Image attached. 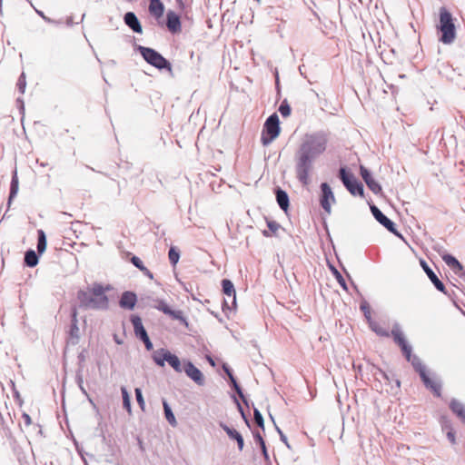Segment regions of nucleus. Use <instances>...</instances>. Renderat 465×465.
Instances as JSON below:
<instances>
[{
	"label": "nucleus",
	"mask_w": 465,
	"mask_h": 465,
	"mask_svg": "<svg viewBox=\"0 0 465 465\" xmlns=\"http://www.w3.org/2000/svg\"><path fill=\"white\" fill-rule=\"evenodd\" d=\"M114 287L107 283L94 282L87 291L79 289L76 292L78 305H73L70 311V326L67 331V343L76 345L80 340V330L78 326V312L77 309L107 311L110 307V301L107 292L112 291Z\"/></svg>",
	"instance_id": "obj_1"
},
{
	"label": "nucleus",
	"mask_w": 465,
	"mask_h": 465,
	"mask_svg": "<svg viewBox=\"0 0 465 465\" xmlns=\"http://www.w3.org/2000/svg\"><path fill=\"white\" fill-rule=\"evenodd\" d=\"M328 140L325 131L309 133L297 149L294 155L296 178L303 186L311 183L313 163L326 151Z\"/></svg>",
	"instance_id": "obj_2"
},
{
	"label": "nucleus",
	"mask_w": 465,
	"mask_h": 465,
	"mask_svg": "<svg viewBox=\"0 0 465 465\" xmlns=\"http://www.w3.org/2000/svg\"><path fill=\"white\" fill-rule=\"evenodd\" d=\"M456 21L457 19L446 6L440 7L439 20L435 26L440 43L451 45L455 41L457 37Z\"/></svg>",
	"instance_id": "obj_3"
},
{
	"label": "nucleus",
	"mask_w": 465,
	"mask_h": 465,
	"mask_svg": "<svg viewBox=\"0 0 465 465\" xmlns=\"http://www.w3.org/2000/svg\"><path fill=\"white\" fill-rule=\"evenodd\" d=\"M134 50L141 54L148 64L153 66L160 72L165 71L173 74L172 63L154 48L135 45Z\"/></svg>",
	"instance_id": "obj_4"
},
{
	"label": "nucleus",
	"mask_w": 465,
	"mask_h": 465,
	"mask_svg": "<svg viewBox=\"0 0 465 465\" xmlns=\"http://www.w3.org/2000/svg\"><path fill=\"white\" fill-rule=\"evenodd\" d=\"M346 190L354 197L365 196L363 183L355 176L347 165H341L337 173Z\"/></svg>",
	"instance_id": "obj_5"
},
{
	"label": "nucleus",
	"mask_w": 465,
	"mask_h": 465,
	"mask_svg": "<svg viewBox=\"0 0 465 465\" xmlns=\"http://www.w3.org/2000/svg\"><path fill=\"white\" fill-rule=\"evenodd\" d=\"M281 122L276 113L272 114L264 122L261 134L263 146L270 145L281 134Z\"/></svg>",
	"instance_id": "obj_6"
},
{
	"label": "nucleus",
	"mask_w": 465,
	"mask_h": 465,
	"mask_svg": "<svg viewBox=\"0 0 465 465\" xmlns=\"http://www.w3.org/2000/svg\"><path fill=\"white\" fill-rule=\"evenodd\" d=\"M391 337L393 341L401 349L402 356L406 361H410L414 354L412 353V346L407 341L399 322H394L391 328Z\"/></svg>",
	"instance_id": "obj_7"
},
{
	"label": "nucleus",
	"mask_w": 465,
	"mask_h": 465,
	"mask_svg": "<svg viewBox=\"0 0 465 465\" xmlns=\"http://www.w3.org/2000/svg\"><path fill=\"white\" fill-rule=\"evenodd\" d=\"M221 286L223 295L231 299V302H229L226 298H223L222 302L223 312L227 313L228 312L236 310V291L233 282L230 279L224 278L221 281Z\"/></svg>",
	"instance_id": "obj_8"
},
{
	"label": "nucleus",
	"mask_w": 465,
	"mask_h": 465,
	"mask_svg": "<svg viewBox=\"0 0 465 465\" xmlns=\"http://www.w3.org/2000/svg\"><path fill=\"white\" fill-rule=\"evenodd\" d=\"M370 210L375 220L386 228L391 233L400 239H403L402 233L397 229L396 223L386 216L371 201L368 202Z\"/></svg>",
	"instance_id": "obj_9"
},
{
	"label": "nucleus",
	"mask_w": 465,
	"mask_h": 465,
	"mask_svg": "<svg viewBox=\"0 0 465 465\" xmlns=\"http://www.w3.org/2000/svg\"><path fill=\"white\" fill-rule=\"evenodd\" d=\"M319 203L324 212L331 214V204L336 203V198L331 185L327 182L320 184Z\"/></svg>",
	"instance_id": "obj_10"
},
{
	"label": "nucleus",
	"mask_w": 465,
	"mask_h": 465,
	"mask_svg": "<svg viewBox=\"0 0 465 465\" xmlns=\"http://www.w3.org/2000/svg\"><path fill=\"white\" fill-rule=\"evenodd\" d=\"M420 379L424 387L431 391L436 398L441 397L442 381L436 373L430 375L429 371L420 376Z\"/></svg>",
	"instance_id": "obj_11"
},
{
	"label": "nucleus",
	"mask_w": 465,
	"mask_h": 465,
	"mask_svg": "<svg viewBox=\"0 0 465 465\" xmlns=\"http://www.w3.org/2000/svg\"><path fill=\"white\" fill-rule=\"evenodd\" d=\"M360 175L361 176L367 187L374 194L380 195L382 193V187L381 183L373 177L372 172L369 168L362 164L360 165Z\"/></svg>",
	"instance_id": "obj_12"
},
{
	"label": "nucleus",
	"mask_w": 465,
	"mask_h": 465,
	"mask_svg": "<svg viewBox=\"0 0 465 465\" xmlns=\"http://www.w3.org/2000/svg\"><path fill=\"white\" fill-rule=\"evenodd\" d=\"M439 253L442 261L452 270V272L465 282V270L461 262L447 251H443Z\"/></svg>",
	"instance_id": "obj_13"
},
{
	"label": "nucleus",
	"mask_w": 465,
	"mask_h": 465,
	"mask_svg": "<svg viewBox=\"0 0 465 465\" xmlns=\"http://www.w3.org/2000/svg\"><path fill=\"white\" fill-rule=\"evenodd\" d=\"M183 371L197 385L202 386L204 384L203 373L190 360H183Z\"/></svg>",
	"instance_id": "obj_14"
},
{
	"label": "nucleus",
	"mask_w": 465,
	"mask_h": 465,
	"mask_svg": "<svg viewBox=\"0 0 465 465\" xmlns=\"http://www.w3.org/2000/svg\"><path fill=\"white\" fill-rule=\"evenodd\" d=\"M420 263L424 272L434 285L437 291L442 292L443 294H447L448 291L444 285V283L439 279L437 274L433 272V270L430 267L427 262L423 259L420 260Z\"/></svg>",
	"instance_id": "obj_15"
},
{
	"label": "nucleus",
	"mask_w": 465,
	"mask_h": 465,
	"mask_svg": "<svg viewBox=\"0 0 465 465\" xmlns=\"http://www.w3.org/2000/svg\"><path fill=\"white\" fill-rule=\"evenodd\" d=\"M138 298L137 294L133 291H124L119 298V307L126 311H134Z\"/></svg>",
	"instance_id": "obj_16"
},
{
	"label": "nucleus",
	"mask_w": 465,
	"mask_h": 465,
	"mask_svg": "<svg viewBox=\"0 0 465 465\" xmlns=\"http://www.w3.org/2000/svg\"><path fill=\"white\" fill-rule=\"evenodd\" d=\"M165 25L168 31L173 35L179 34L182 31L181 17L173 10L167 11Z\"/></svg>",
	"instance_id": "obj_17"
},
{
	"label": "nucleus",
	"mask_w": 465,
	"mask_h": 465,
	"mask_svg": "<svg viewBox=\"0 0 465 465\" xmlns=\"http://www.w3.org/2000/svg\"><path fill=\"white\" fill-rule=\"evenodd\" d=\"M221 429L227 434L228 438L237 443V448L242 451L244 448V439L242 433L233 427L228 426L226 423L220 422Z\"/></svg>",
	"instance_id": "obj_18"
},
{
	"label": "nucleus",
	"mask_w": 465,
	"mask_h": 465,
	"mask_svg": "<svg viewBox=\"0 0 465 465\" xmlns=\"http://www.w3.org/2000/svg\"><path fill=\"white\" fill-rule=\"evenodd\" d=\"M130 322L134 327V335L139 341H142L143 339H145L149 336L146 329L143 324V321L140 315L132 314L130 316Z\"/></svg>",
	"instance_id": "obj_19"
},
{
	"label": "nucleus",
	"mask_w": 465,
	"mask_h": 465,
	"mask_svg": "<svg viewBox=\"0 0 465 465\" xmlns=\"http://www.w3.org/2000/svg\"><path fill=\"white\" fill-rule=\"evenodd\" d=\"M124 24L136 34H143V26L134 12L128 11L124 15Z\"/></svg>",
	"instance_id": "obj_20"
},
{
	"label": "nucleus",
	"mask_w": 465,
	"mask_h": 465,
	"mask_svg": "<svg viewBox=\"0 0 465 465\" xmlns=\"http://www.w3.org/2000/svg\"><path fill=\"white\" fill-rule=\"evenodd\" d=\"M274 194L276 202L281 210L287 213L290 207V197L287 192L282 189L280 186L274 188Z\"/></svg>",
	"instance_id": "obj_21"
},
{
	"label": "nucleus",
	"mask_w": 465,
	"mask_h": 465,
	"mask_svg": "<svg viewBox=\"0 0 465 465\" xmlns=\"http://www.w3.org/2000/svg\"><path fill=\"white\" fill-rule=\"evenodd\" d=\"M18 190H19V179H18L17 170L15 169L12 172V176H11L9 195H8V199H7V210L10 208L12 202L16 197V195L18 193Z\"/></svg>",
	"instance_id": "obj_22"
},
{
	"label": "nucleus",
	"mask_w": 465,
	"mask_h": 465,
	"mask_svg": "<svg viewBox=\"0 0 465 465\" xmlns=\"http://www.w3.org/2000/svg\"><path fill=\"white\" fill-rule=\"evenodd\" d=\"M170 353L171 351L168 349L160 348L156 351H153L152 359L158 367L163 368L165 366V362H167Z\"/></svg>",
	"instance_id": "obj_23"
},
{
	"label": "nucleus",
	"mask_w": 465,
	"mask_h": 465,
	"mask_svg": "<svg viewBox=\"0 0 465 465\" xmlns=\"http://www.w3.org/2000/svg\"><path fill=\"white\" fill-rule=\"evenodd\" d=\"M149 13L155 19H160L165 11L163 3L161 0H149Z\"/></svg>",
	"instance_id": "obj_24"
},
{
	"label": "nucleus",
	"mask_w": 465,
	"mask_h": 465,
	"mask_svg": "<svg viewBox=\"0 0 465 465\" xmlns=\"http://www.w3.org/2000/svg\"><path fill=\"white\" fill-rule=\"evenodd\" d=\"M449 408L465 425V405L457 399H451Z\"/></svg>",
	"instance_id": "obj_25"
},
{
	"label": "nucleus",
	"mask_w": 465,
	"mask_h": 465,
	"mask_svg": "<svg viewBox=\"0 0 465 465\" xmlns=\"http://www.w3.org/2000/svg\"><path fill=\"white\" fill-rule=\"evenodd\" d=\"M165 315L169 316L172 320L178 321L181 325L190 330L189 322L182 310H176L171 307Z\"/></svg>",
	"instance_id": "obj_26"
},
{
	"label": "nucleus",
	"mask_w": 465,
	"mask_h": 465,
	"mask_svg": "<svg viewBox=\"0 0 465 465\" xmlns=\"http://www.w3.org/2000/svg\"><path fill=\"white\" fill-rule=\"evenodd\" d=\"M165 315L169 316L172 320L178 321L181 325L190 330L189 322L182 310H176L171 307Z\"/></svg>",
	"instance_id": "obj_27"
},
{
	"label": "nucleus",
	"mask_w": 465,
	"mask_h": 465,
	"mask_svg": "<svg viewBox=\"0 0 465 465\" xmlns=\"http://www.w3.org/2000/svg\"><path fill=\"white\" fill-rule=\"evenodd\" d=\"M228 384L230 388L239 395L242 402L249 408V401L243 393L242 386L239 384L234 375L228 378Z\"/></svg>",
	"instance_id": "obj_28"
},
{
	"label": "nucleus",
	"mask_w": 465,
	"mask_h": 465,
	"mask_svg": "<svg viewBox=\"0 0 465 465\" xmlns=\"http://www.w3.org/2000/svg\"><path fill=\"white\" fill-rule=\"evenodd\" d=\"M228 384L230 388L239 395L242 402L249 408V401L243 393L242 386L239 384L234 375L228 378Z\"/></svg>",
	"instance_id": "obj_29"
},
{
	"label": "nucleus",
	"mask_w": 465,
	"mask_h": 465,
	"mask_svg": "<svg viewBox=\"0 0 465 465\" xmlns=\"http://www.w3.org/2000/svg\"><path fill=\"white\" fill-rule=\"evenodd\" d=\"M40 255L41 254L37 253L35 250L28 249L25 252L24 264L29 268L35 267L39 262Z\"/></svg>",
	"instance_id": "obj_30"
},
{
	"label": "nucleus",
	"mask_w": 465,
	"mask_h": 465,
	"mask_svg": "<svg viewBox=\"0 0 465 465\" xmlns=\"http://www.w3.org/2000/svg\"><path fill=\"white\" fill-rule=\"evenodd\" d=\"M252 437H253L254 442L261 449L262 457L264 458L265 460H270V456H269V453H268L266 443H265V440H263L262 434L257 430H252Z\"/></svg>",
	"instance_id": "obj_31"
},
{
	"label": "nucleus",
	"mask_w": 465,
	"mask_h": 465,
	"mask_svg": "<svg viewBox=\"0 0 465 465\" xmlns=\"http://www.w3.org/2000/svg\"><path fill=\"white\" fill-rule=\"evenodd\" d=\"M162 404H163V414H164V417H165L166 420L168 421V423L171 426L176 427L177 426V420H176L174 413H173L170 404L168 403L167 400L163 398L162 399Z\"/></svg>",
	"instance_id": "obj_32"
},
{
	"label": "nucleus",
	"mask_w": 465,
	"mask_h": 465,
	"mask_svg": "<svg viewBox=\"0 0 465 465\" xmlns=\"http://www.w3.org/2000/svg\"><path fill=\"white\" fill-rule=\"evenodd\" d=\"M407 361L411 364L413 370L419 374V376H421L426 371H428L426 366L416 354H414L411 358H410V361Z\"/></svg>",
	"instance_id": "obj_33"
},
{
	"label": "nucleus",
	"mask_w": 465,
	"mask_h": 465,
	"mask_svg": "<svg viewBox=\"0 0 465 465\" xmlns=\"http://www.w3.org/2000/svg\"><path fill=\"white\" fill-rule=\"evenodd\" d=\"M367 323H368L369 328L380 337L388 338L391 335V331L390 332L389 331L381 327L380 324L377 322H375L373 319Z\"/></svg>",
	"instance_id": "obj_34"
},
{
	"label": "nucleus",
	"mask_w": 465,
	"mask_h": 465,
	"mask_svg": "<svg viewBox=\"0 0 465 465\" xmlns=\"http://www.w3.org/2000/svg\"><path fill=\"white\" fill-rule=\"evenodd\" d=\"M47 246L46 234L44 230H37V244L36 249L39 254H42L45 252Z\"/></svg>",
	"instance_id": "obj_35"
},
{
	"label": "nucleus",
	"mask_w": 465,
	"mask_h": 465,
	"mask_svg": "<svg viewBox=\"0 0 465 465\" xmlns=\"http://www.w3.org/2000/svg\"><path fill=\"white\" fill-rule=\"evenodd\" d=\"M121 394L123 399V408L132 414L131 395L125 386H121Z\"/></svg>",
	"instance_id": "obj_36"
},
{
	"label": "nucleus",
	"mask_w": 465,
	"mask_h": 465,
	"mask_svg": "<svg viewBox=\"0 0 465 465\" xmlns=\"http://www.w3.org/2000/svg\"><path fill=\"white\" fill-rule=\"evenodd\" d=\"M167 362L176 372L183 371V364L182 365L180 358L175 353H170Z\"/></svg>",
	"instance_id": "obj_37"
},
{
	"label": "nucleus",
	"mask_w": 465,
	"mask_h": 465,
	"mask_svg": "<svg viewBox=\"0 0 465 465\" xmlns=\"http://www.w3.org/2000/svg\"><path fill=\"white\" fill-rule=\"evenodd\" d=\"M181 257V252L178 247L172 245L168 251V258L170 264L175 267Z\"/></svg>",
	"instance_id": "obj_38"
},
{
	"label": "nucleus",
	"mask_w": 465,
	"mask_h": 465,
	"mask_svg": "<svg viewBox=\"0 0 465 465\" xmlns=\"http://www.w3.org/2000/svg\"><path fill=\"white\" fill-rule=\"evenodd\" d=\"M266 224H267V227H268V230H263L262 231V235L264 237H271L272 234H275L276 232L279 230V228L281 227L280 223H277L276 221L274 220H266Z\"/></svg>",
	"instance_id": "obj_39"
},
{
	"label": "nucleus",
	"mask_w": 465,
	"mask_h": 465,
	"mask_svg": "<svg viewBox=\"0 0 465 465\" xmlns=\"http://www.w3.org/2000/svg\"><path fill=\"white\" fill-rule=\"evenodd\" d=\"M88 355V350L86 348L83 349L77 355V369L75 373L83 374L84 368L85 365V361Z\"/></svg>",
	"instance_id": "obj_40"
},
{
	"label": "nucleus",
	"mask_w": 465,
	"mask_h": 465,
	"mask_svg": "<svg viewBox=\"0 0 465 465\" xmlns=\"http://www.w3.org/2000/svg\"><path fill=\"white\" fill-rule=\"evenodd\" d=\"M330 271L331 272V274L333 275L339 285L342 288V290L348 291L347 282L343 276L341 275V273L338 271V269L334 265L331 264Z\"/></svg>",
	"instance_id": "obj_41"
},
{
	"label": "nucleus",
	"mask_w": 465,
	"mask_h": 465,
	"mask_svg": "<svg viewBox=\"0 0 465 465\" xmlns=\"http://www.w3.org/2000/svg\"><path fill=\"white\" fill-rule=\"evenodd\" d=\"M371 367H372L371 371H372L374 377L380 375L383 380L386 381V382L388 384H391V380H392L391 373H388V372L384 371L380 367H378L374 364H372Z\"/></svg>",
	"instance_id": "obj_42"
},
{
	"label": "nucleus",
	"mask_w": 465,
	"mask_h": 465,
	"mask_svg": "<svg viewBox=\"0 0 465 465\" xmlns=\"http://www.w3.org/2000/svg\"><path fill=\"white\" fill-rule=\"evenodd\" d=\"M360 310L362 312L367 322L372 320L371 306L364 298H362L360 303Z\"/></svg>",
	"instance_id": "obj_43"
},
{
	"label": "nucleus",
	"mask_w": 465,
	"mask_h": 465,
	"mask_svg": "<svg viewBox=\"0 0 465 465\" xmlns=\"http://www.w3.org/2000/svg\"><path fill=\"white\" fill-rule=\"evenodd\" d=\"M279 113L283 118H287L292 114V107L286 98H284L278 108Z\"/></svg>",
	"instance_id": "obj_44"
},
{
	"label": "nucleus",
	"mask_w": 465,
	"mask_h": 465,
	"mask_svg": "<svg viewBox=\"0 0 465 465\" xmlns=\"http://www.w3.org/2000/svg\"><path fill=\"white\" fill-rule=\"evenodd\" d=\"M253 408V419L257 426L264 430V419L261 411L252 404Z\"/></svg>",
	"instance_id": "obj_45"
},
{
	"label": "nucleus",
	"mask_w": 465,
	"mask_h": 465,
	"mask_svg": "<svg viewBox=\"0 0 465 465\" xmlns=\"http://www.w3.org/2000/svg\"><path fill=\"white\" fill-rule=\"evenodd\" d=\"M134 394H135V399H136V401H137V404L139 405L140 409L144 411L145 410V401H144V398H143V391L141 388L137 387L134 389Z\"/></svg>",
	"instance_id": "obj_46"
},
{
	"label": "nucleus",
	"mask_w": 465,
	"mask_h": 465,
	"mask_svg": "<svg viewBox=\"0 0 465 465\" xmlns=\"http://www.w3.org/2000/svg\"><path fill=\"white\" fill-rule=\"evenodd\" d=\"M16 88L20 94H25L26 88V77L25 72H22L19 75L16 83Z\"/></svg>",
	"instance_id": "obj_47"
},
{
	"label": "nucleus",
	"mask_w": 465,
	"mask_h": 465,
	"mask_svg": "<svg viewBox=\"0 0 465 465\" xmlns=\"http://www.w3.org/2000/svg\"><path fill=\"white\" fill-rule=\"evenodd\" d=\"M155 302L156 304L154 305V308L162 312L163 314H166L171 306L163 299H156Z\"/></svg>",
	"instance_id": "obj_48"
},
{
	"label": "nucleus",
	"mask_w": 465,
	"mask_h": 465,
	"mask_svg": "<svg viewBox=\"0 0 465 465\" xmlns=\"http://www.w3.org/2000/svg\"><path fill=\"white\" fill-rule=\"evenodd\" d=\"M75 382L79 388V390L81 391V392L88 397V393H87V391L85 390L84 386V375L83 374H80L79 373H75Z\"/></svg>",
	"instance_id": "obj_49"
},
{
	"label": "nucleus",
	"mask_w": 465,
	"mask_h": 465,
	"mask_svg": "<svg viewBox=\"0 0 465 465\" xmlns=\"http://www.w3.org/2000/svg\"><path fill=\"white\" fill-rule=\"evenodd\" d=\"M272 420L273 421L274 423V426H275V430L276 431L278 432L279 436H280V440L282 442H283L287 448L291 449V446L288 442V439H287V436L282 432V430L276 425L275 421H274V419L272 415H270Z\"/></svg>",
	"instance_id": "obj_50"
},
{
	"label": "nucleus",
	"mask_w": 465,
	"mask_h": 465,
	"mask_svg": "<svg viewBox=\"0 0 465 465\" xmlns=\"http://www.w3.org/2000/svg\"><path fill=\"white\" fill-rule=\"evenodd\" d=\"M130 262L139 271L143 270V268L144 267L143 261L138 256H136L134 254L132 255Z\"/></svg>",
	"instance_id": "obj_51"
},
{
	"label": "nucleus",
	"mask_w": 465,
	"mask_h": 465,
	"mask_svg": "<svg viewBox=\"0 0 465 465\" xmlns=\"http://www.w3.org/2000/svg\"><path fill=\"white\" fill-rule=\"evenodd\" d=\"M35 10L36 14H37V15H39V16H40V17H41L45 22H46V23H48V24H54V25H60V24H61V22H60V21H56V20H54V19H52V18H50V17L46 16L43 11L38 10V9H36V8H35Z\"/></svg>",
	"instance_id": "obj_52"
},
{
	"label": "nucleus",
	"mask_w": 465,
	"mask_h": 465,
	"mask_svg": "<svg viewBox=\"0 0 465 465\" xmlns=\"http://www.w3.org/2000/svg\"><path fill=\"white\" fill-rule=\"evenodd\" d=\"M440 424L443 430H448L449 429L453 428L451 421L445 416L440 417Z\"/></svg>",
	"instance_id": "obj_53"
},
{
	"label": "nucleus",
	"mask_w": 465,
	"mask_h": 465,
	"mask_svg": "<svg viewBox=\"0 0 465 465\" xmlns=\"http://www.w3.org/2000/svg\"><path fill=\"white\" fill-rule=\"evenodd\" d=\"M446 436H447V439L452 443V444H455L456 443V431L454 430V428H450L448 430H446Z\"/></svg>",
	"instance_id": "obj_54"
},
{
	"label": "nucleus",
	"mask_w": 465,
	"mask_h": 465,
	"mask_svg": "<svg viewBox=\"0 0 465 465\" xmlns=\"http://www.w3.org/2000/svg\"><path fill=\"white\" fill-rule=\"evenodd\" d=\"M275 89L277 92V100L281 98V84L278 71L275 72Z\"/></svg>",
	"instance_id": "obj_55"
},
{
	"label": "nucleus",
	"mask_w": 465,
	"mask_h": 465,
	"mask_svg": "<svg viewBox=\"0 0 465 465\" xmlns=\"http://www.w3.org/2000/svg\"><path fill=\"white\" fill-rule=\"evenodd\" d=\"M141 341L144 344L146 351H150L153 350V344L149 336L145 339H143Z\"/></svg>",
	"instance_id": "obj_56"
},
{
	"label": "nucleus",
	"mask_w": 465,
	"mask_h": 465,
	"mask_svg": "<svg viewBox=\"0 0 465 465\" xmlns=\"http://www.w3.org/2000/svg\"><path fill=\"white\" fill-rule=\"evenodd\" d=\"M222 368H223V371H224V373L226 374L227 379L230 378L231 376L234 375L232 369L226 362L223 363Z\"/></svg>",
	"instance_id": "obj_57"
},
{
	"label": "nucleus",
	"mask_w": 465,
	"mask_h": 465,
	"mask_svg": "<svg viewBox=\"0 0 465 465\" xmlns=\"http://www.w3.org/2000/svg\"><path fill=\"white\" fill-rule=\"evenodd\" d=\"M16 106L20 112V114H25V102L24 99L21 97H18L15 101Z\"/></svg>",
	"instance_id": "obj_58"
},
{
	"label": "nucleus",
	"mask_w": 465,
	"mask_h": 465,
	"mask_svg": "<svg viewBox=\"0 0 465 465\" xmlns=\"http://www.w3.org/2000/svg\"><path fill=\"white\" fill-rule=\"evenodd\" d=\"M232 399L233 402L235 403L239 413L241 414V413L244 412V410H243L240 401L238 400V398L235 395H232Z\"/></svg>",
	"instance_id": "obj_59"
},
{
	"label": "nucleus",
	"mask_w": 465,
	"mask_h": 465,
	"mask_svg": "<svg viewBox=\"0 0 465 465\" xmlns=\"http://www.w3.org/2000/svg\"><path fill=\"white\" fill-rule=\"evenodd\" d=\"M22 418H23V420H24V421H25V424L26 426H29V425H31V424H32V419H31V417H30V415H29L28 413H26V412H23V414H22Z\"/></svg>",
	"instance_id": "obj_60"
},
{
	"label": "nucleus",
	"mask_w": 465,
	"mask_h": 465,
	"mask_svg": "<svg viewBox=\"0 0 465 465\" xmlns=\"http://www.w3.org/2000/svg\"><path fill=\"white\" fill-rule=\"evenodd\" d=\"M176 4H177V8L181 11V12H184L185 9H186V5L185 3L183 2V0H175Z\"/></svg>",
	"instance_id": "obj_61"
},
{
	"label": "nucleus",
	"mask_w": 465,
	"mask_h": 465,
	"mask_svg": "<svg viewBox=\"0 0 465 465\" xmlns=\"http://www.w3.org/2000/svg\"><path fill=\"white\" fill-rule=\"evenodd\" d=\"M141 272L149 279H153V273L146 266H144Z\"/></svg>",
	"instance_id": "obj_62"
},
{
	"label": "nucleus",
	"mask_w": 465,
	"mask_h": 465,
	"mask_svg": "<svg viewBox=\"0 0 465 465\" xmlns=\"http://www.w3.org/2000/svg\"><path fill=\"white\" fill-rule=\"evenodd\" d=\"M240 415H241L242 419L243 420L244 423L246 424V426L248 428H251V421H250L249 417L246 414V412L244 411V412L241 413Z\"/></svg>",
	"instance_id": "obj_63"
},
{
	"label": "nucleus",
	"mask_w": 465,
	"mask_h": 465,
	"mask_svg": "<svg viewBox=\"0 0 465 465\" xmlns=\"http://www.w3.org/2000/svg\"><path fill=\"white\" fill-rule=\"evenodd\" d=\"M391 383L393 382V384L396 386L397 389H400L401 387V381L396 377V375L394 373H391Z\"/></svg>",
	"instance_id": "obj_64"
}]
</instances>
